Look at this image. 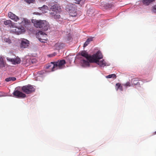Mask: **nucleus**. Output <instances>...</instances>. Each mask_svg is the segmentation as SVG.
<instances>
[{
	"instance_id": "nucleus-17",
	"label": "nucleus",
	"mask_w": 156,
	"mask_h": 156,
	"mask_svg": "<svg viewBox=\"0 0 156 156\" xmlns=\"http://www.w3.org/2000/svg\"><path fill=\"white\" fill-rule=\"evenodd\" d=\"M50 14L51 17H53L55 19H57L60 18V15L57 14V13L51 12Z\"/></svg>"
},
{
	"instance_id": "nucleus-18",
	"label": "nucleus",
	"mask_w": 156,
	"mask_h": 156,
	"mask_svg": "<svg viewBox=\"0 0 156 156\" xmlns=\"http://www.w3.org/2000/svg\"><path fill=\"white\" fill-rule=\"evenodd\" d=\"M77 9H74L69 12V15L71 16L75 17L77 15V13L76 12Z\"/></svg>"
},
{
	"instance_id": "nucleus-25",
	"label": "nucleus",
	"mask_w": 156,
	"mask_h": 156,
	"mask_svg": "<svg viewBox=\"0 0 156 156\" xmlns=\"http://www.w3.org/2000/svg\"><path fill=\"white\" fill-rule=\"evenodd\" d=\"M107 78H113L115 79L116 78V75L114 74L109 75L106 76Z\"/></svg>"
},
{
	"instance_id": "nucleus-11",
	"label": "nucleus",
	"mask_w": 156,
	"mask_h": 156,
	"mask_svg": "<svg viewBox=\"0 0 156 156\" xmlns=\"http://www.w3.org/2000/svg\"><path fill=\"white\" fill-rule=\"evenodd\" d=\"M30 22L29 20L26 19H23L21 20V22L20 23V25L21 27H26L27 26H28L30 24Z\"/></svg>"
},
{
	"instance_id": "nucleus-1",
	"label": "nucleus",
	"mask_w": 156,
	"mask_h": 156,
	"mask_svg": "<svg viewBox=\"0 0 156 156\" xmlns=\"http://www.w3.org/2000/svg\"><path fill=\"white\" fill-rule=\"evenodd\" d=\"M66 63L65 60L64 59L58 60L56 62H51L47 64L45 68L46 69H49L50 71H53L58 69L64 68Z\"/></svg>"
},
{
	"instance_id": "nucleus-15",
	"label": "nucleus",
	"mask_w": 156,
	"mask_h": 156,
	"mask_svg": "<svg viewBox=\"0 0 156 156\" xmlns=\"http://www.w3.org/2000/svg\"><path fill=\"white\" fill-rule=\"evenodd\" d=\"M51 9L56 13L59 12L60 11V8L57 5H55L51 7Z\"/></svg>"
},
{
	"instance_id": "nucleus-8",
	"label": "nucleus",
	"mask_w": 156,
	"mask_h": 156,
	"mask_svg": "<svg viewBox=\"0 0 156 156\" xmlns=\"http://www.w3.org/2000/svg\"><path fill=\"white\" fill-rule=\"evenodd\" d=\"M29 41L26 39H22L20 44L21 48H27L29 45Z\"/></svg>"
},
{
	"instance_id": "nucleus-28",
	"label": "nucleus",
	"mask_w": 156,
	"mask_h": 156,
	"mask_svg": "<svg viewBox=\"0 0 156 156\" xmlns=\"http://www.w3.org/2000/svg\"><path fill=\"white\" fill-rule=\"evenodd\" d=\"M4 40L5 42L9 44H10L11 43V40L9 38H5Z\"/></svg>"
},
{
	"instance_id": "nucleus-7",
	"label": "nucleus",
	"mask_w": 156,
	"mask_h": 156,
	"mask_svg": "<svg viewBox=\"0 0 156 156\" xmlns=\"http://www.w3.org/2000/svg\"><path fill=\"white\" fill-rule=\"evenodd\" d=\"M39 36V40L42 43H45L47 39L46 36L47 34L45 33L42 31H39L38 33Z\"/></svg>"
},
{
	"instance_id": "nucleus-34",
	"label": "nucleus",
	"mask_w": 156,
	"mask_h": 156,
	"mask_svg": "<svg viewBox=\"0 0 156 156\" xmlns=\"http://www.w3.org/2000/svg\"><path fill=\"white\" fill-rule=\"evenodd\" d=\"M55 55H51V56H54Z\"/></svg>"
},
{
	"instance_id": "nucleus-6",
	"label": "nucleus",
	"mask_w": 156,
	"mask_h": 156,
	"mask_svg": "<svg viewBox=\"0 0 156 156\" xmlns=\"http://www.w3.org/2000/svg\"><path fill=\"white\" fill-rule=\"evenodd\" d=\"M14 96L16 98H24L26 97L25 94L23 93L22 92L18 90H14L13 93Z\"/></svg>"
},
{
	"instance_id": "nucleus-4",
	"label": "nucleus",
	"mask_w": 156,
	"mask_h": 156,
	"mask_svg": "<svg viewBox=\"0 0 156 156\" xmlns=\"http://www.w3.org/2000/svg\"><path fill=\"white\" fill-rule=\"evenodd\" d=\"M22 90L26 94H30L35 91L34 88L31 85H28L23 86Z\"/></svg>"
},
{
	"instance_id": "nucleus-21",
	"label": "nucleus",
	"mask_w": 156,
	"mask_h": 156,
	"mask_svg": "<svg viewBox=\"0 0 156 156\" xmlns=\"http://www.w3.org/2000/svg\"><path fill=\"white\" fill-rule=\"evenodd\" d=\"M155 0H143V4L146 5H148L150 3L154 1Z\"/></svg>"
},
{
	"instance_id": "nucleus-16",
	"label": "nucleus",
	"mask_w": 156,
	"mask_h": 156,
	"mask_svg": "<svg viewBox=\"0 0 156 156\" xmlns=\"http://www.w3.org/2000/svg\"><path fill=\"white\" fill-rule=\"evenodd\" d=\"M38 9L41 10L43 13H45L48 10V7L46 5H43L41 7L38 8Z\"/></svg>"
},
{
	"instance_id": "nucleus-3",
	"label": "nucleus",
	"mask_w": 156,
	"mask_h": 156,
	"mask_svg": "<svg viewBox=\"0 0 156 156\" xmlns=\"http://www.w3.org/2000/svg\"><path fill=\"white\" fill-rule=\"evenodd\" d=\"M80 55L87 59V60L83 59L81 60V62L83 65L85 66H89V63L92 62V59L93 58H92V56L89 55L87 52L85 51H82L80 52Z\"/></svg>"
},
{
	"instance_id": "nucleus-35",
	"label": "nucleus",
	"mask_w": 156,
	"mask_h": 156,
	"mask_svg": "<svg viewBox=\"0 0 156 156\" xmlns=\"http://www.w3.org/2000/svg\"><path fill=\"white\" fill-rule=\"evenodd\" d=\"M155 133L156 134V131L155 132Z\"/></svg>"
},
{
	"instance_id": "nucleus-12",
	"label": "nucleus",
	"mask_w": 156,
	"mask_h": 156,
	"mask_svg": "<svg viewBox=\"0 0 156 156\" xmlns=\"http://www.w3.org/2000/svg\"><path fill=\"white\" fill-rule=\"evenodd\" d=\"M8 15L9 18L15 21L16 22L19 20L18 17L11 12H9Z\"/></svg>"
},
{
	"instance_id": "nucleus-24",
	"label": "nucleus",
	"mask_w": 156,
	"mask_h": 156,
	"mask_svg": "<svg viewBox=\"0 0 156 156\" xmlns=\"http://www.w3.org/2000/svg\"><path fill=\"white\" fill-rule=\"evenodd\" d=\"M16 80V78L15 77H10L5 79V80L6 82H9L11 81H14Z\"/></svg>"
},
{
	"instance_id": "nucleus-26",
	"label": "nucleus",
	"mask_w": 156,
	"mask_h": 156,
	"mask_svg": "<svg viewBox=\"0 0 156 156\" xmlns=\"http://www.w3.org/2000/svg\"><path fill=\"white\" fill-rule=\"evenodd\" d=\"M4 24L5 25H9V26L12 25V21L10 20H7L4 22Z\"/></svg>"
},
{
	"instance_id": "nucleus-2",
	"label": "nucleus",
	"mask_w": 156,
	"mask_h": 156,
	"mask_svg": "<svg viewBox=\"0 0 156 156\" xmlns=\"http://www.w3.org/2000/svg\"><path fill=\"white\" fill-rule=\"evenodd\" d=\"M31 21L35 27L42 28L45 31L47 30L49 27V24L45 20H38L33 19Z\"/></svg>"
},
{
	"instance_id": "nucleus-32",
	"label": "nucleus",
	"mask_w": 156,
	"mask_h": 156,
	"mask_svg": "<svg viewBox=\"0 0 156 156\" xmlns=\"http://www.w3.org/2000/svg\"><path fill=\"white\" fill-rule=\"evenodd\" d=\"M87 40L90 43V42L93 41V38H88Z\"/></svg>"
},
{
	"instance_id": "nucleus-30",
	"label": "nucleus",
	"mask_w": 156,
	"mask_h": 156,
	"mask_svg": "<svg viewBox=\"0 0 156 156\" xmlns=\"http://www.w3.org/2000/svg\"><path fill=\"white\" fill-rule=\"evenodd\" d=\"M123 85L126 87H130L131 86L130 83L129 82H127L125 84H124Z\"/></svg>"
},
{
	"instance_id": "nucleus-20",
	"label": "nucleus",
	"mask_w": 156,
	"mask_h": 156,
	"mask_svg": "<svg viewBox=\"0 0 156 156\" xmlns=\"http://www.w3.org/2000/svg\"><path fill=\"white\" fill-rule=\"evenodd\" d=\"M115 89L116 90H118L119 89L121 91H122L123 90L122 86L121 85L120 83H117L116 84L115 86Z\"/></svg>"
},
{
	"instance_id": "nucleus-22",
	"label": "nucleus",
	"mask_w": 156,
	"mask_h": 156,
	"mask_svg": "<svg viewBox=\"0 0 156 156\" xmlns=\"http://www.w3.org/2000/svg\"><path fill=\"white\" fill-rule=\"evenodd\" d=\"M139 81L138 79L137 78H134L131 81V82L134 85H140V83L138 82Z\"/></svg>"
},
{
	"instance_id": "nucleus-27",
	"label": "nucleus",
	"mask_w": 156,
	"mask_h": 156,
	"mask_svg": "<svg viewBox=\"0 0 156 156\" xmlns=\"http://www.w3.org/2000/svg\"><path fill=\"white\" fill-rule=\"evenodd\" d=\"M25 1L28 4L34 3L35 2V0H25Z\"/></svg>"
},
{
	"instance_id": "nucleus-23",
	"label": "nucleus",
	"mask_w": 156,
	"mask_h": 156,
	"mask_svg": "<svg viewBox=\"0 0 156 156\" xmlns=\"http://www.w3.org/2000/svg\"><path fill=\"white\" fill-rule=\"evenodd\" d=\"M5 66V62L2 57L0 58V68H2Z\"/></svg>"
},
{
	"instance_id": "nucleus-31",
	"label": "nucleus",
	"mask_w": 156,
	"mask_h": 156,
	"mask_svg": "<svg viewBox=\"0 0 156 156\" xmlns=\"http://www.w3.org/2000/svg\"><path fill=\"white\" fill-rule=\"evenodd\" d=\"M89 42L87 40V41L85 42L83 44V47H86L89 44Z\"/></svg>"
},
{
	"instance_id": "nucleus-10",
	"label": "nucleus",
	"mask_w": 156,
	"mask_h": 156,
	"mask_svg": "<svg viewBox=\"0 0 156 156\" xmlns=\"http://www.w3.org/2000/svg\"><path fill=\"white\" fill-rule=\"evenodd\" d=\"M15 33L18 34H20L23 33L25 31V27H16L14 30Z\"/></svg>"
},
{
	"instance_id": "nucleus-9",
	"label": "nucleus",
	"mask_w": 156,
	"mask_h": 156,
	"mask_svg": "<svg viewBox=\"0 0 156 156\" xmlns=\"http://www.w3.org/2000/svg\"><path fill=\"white\" fill-rule=\"evenodd\" d=\"M6 58L7 61L11 62L14 65L20 64L21 62L20 59L18 57H17L15 58H11L7 57Z\"/></svg>"
},
{
	"instance_id": "nucleus-29",
	"label": "nucleus",
	"mask_w": 156,
	"mask_h": 156,
	"mask_svg": "<svg viewBox=\"0 0 156 156\" xmlns=\"http://www.w3.org/2000/svg\"><path fill=\"white\" fill-rule=\"evenodd\" d=\"M152 11L154 13H156V5H154L153 7Z\"/></svg>"
},
{
	"instance_id": "nucleus-19",
	"label": "nucleus",
	"mask_w": 156,
	"mask_h": 156,
	"mask_svg": "<svg viewBox=\"0 0 156 156\" xmlns=\"http://www.w3.org/2000/svg\"><path fill=\"white\" fill-rule=\"evenodd\" d=\"M96 63L99 65L101 67H104L106 65V63L104 60H102L101 61H99V60L98 62Z\"/></svg>"
},
{
	"instance_id": "nucleus-13",
	"label": "nucleus",
	"mask_w": 156,
	"mask_h": 156,
	"mask_svg": "<svg viewBox=\"0 0 156 156\" xmlns=\"http://www.w3.org/2000/svg\"><path fill=\"white\" fill-rule=\"evenodd\" d=\"M76 9V5L71 3L68 4L66 7V9L69 12Z\"/></svg>"
},
{
	"instance_id": "nucleus-5",
	"label": "nucleus",
	"mask_w": 156,
	"mask_h": 156,
	"mask_svg": "<svg viewBox=\"0 0 156 156\" xmlns=\"http://www.w3.org/2000/svg\"><path fill=\"white\" fill-rule=\"evenodd\" d=\"M92 58H93L92 59V62L90 63H97L98 62L99 59H101L103 58V56L101 52L98 51L96 54L93 55Z\"/></svg>"
},
{
	"instance_id": "nucleus-33",
	"label": "nucleus",
	"mask_w": 156,
	"mask_h": 156,
	"mask_svg": "<svg viewBox=\"0 0 156 156\" xmlns=\"http://www.w3.org/2000/svg\"><path fill=\"white\" fill-rule=\"evenodd\" d=\"M34 14L35 15H41V13H40L39 12H35L34 13Z\"/></svg>"
},
{
	"instance_id": "nucleus-14",
	"label": "nucleus",
	"mask_w": 156,
	"mask_h": 156,
	"mask_svg": "<svg viewBox=\"0 0 156 156\" xmlns=\"http://www.w3.org/2000/svg\"><path fill=\"white\" fill-rule=\"evenodd\" d=\"M64 46V44L60 43H57L55 45L54 48L55 49L59 50L63 48Z\"/></svg>"
}]
</instances>
